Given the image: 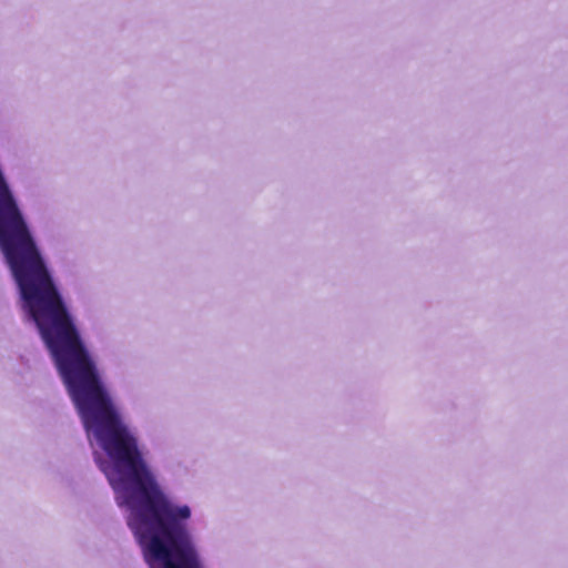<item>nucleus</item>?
Here are the masks:
<instances>
[{
  "mask_svg": "<svg viewBox=\"0 0 568 568\" xmlns=\"http://www.w3.org/2000/svg\"><path fill=\"white\" fill-rule=\"evenodd\" d=\"M84 427L95 465L111 486L149 568H205L190 531L192 509L165 493L148 450L104 385L59 291H18Z\"/></svg>",
  "mask_w": 568,
  "mask_h": 568,
  "instance_id": "f257e3e1",
  "label": "nucleus"
}]
</instances>
